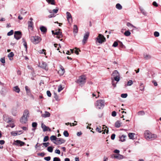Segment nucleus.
<instances>
[{"label":"nucleus","instance_id":"obj_24","mask_svg":"<svg viewBox=\"0 0 161 161\" xmlns=\"http://www.w3.org/2000/svg\"><path fill=\"white\" fill-rule=\"evenodd\" d=\"M73 32L75 33H77L78 32V28L76 25L74 26Z\"/></svg>","mask_w":161,"mask_h":161},{"label":"nucleus","instance_id":"obj_60","mask_svg":"<svg viewBox=\"0 0 161 161\" xmlns=\"http://www.w3.org/2000/svg\"><path fill=\"white\" fill-rule=\"evenodd\" d=\"M119 46L121 47H124V46L123 44L120 41H119Z\"/></svg>","mask_w":161,"mask_h":161},{"label":"nucleus","instance_id":"obj_33","mask_svg":"<svg viewBox=\"0 0 161 161\" xmlns=\"http://www.w3.org/2000/svg\"><path fill=\"white\" fill-rule=\"evenodd\" d=\"M22 40L23 41V42H24L23 45L24 46L25 48L26 49H27V44L26 42L25 41V39H23Z\"/></svg>","mask_w":161,"mask_h":161},{"label":"nucleus","instance_id":"obj_20","mask_svg":"<svg viewBox=\"0 0 161 161\" xmlns=\"http://www.w3.org/2000/svg\"><path fill=\"white\" fill-rule=\"evenodd\" d=\"M126 137V136L124 135H122L121 136H119L120 141L123 142L125 141V138Z\"/></svg>","mask_w":161,"mask_h":161},{"label":"nucleus","instance_id":"obj_56","mask_svg":"<svg viewBox=\"0 0 161 161\" xmlns=\"http://www.w3.org/2000/svg\"><path fill=\"white\" fill-rule=\"evenodd\" d=\"M0 61L2 63H5V59L4 57L2 58H1L0 59Z\"/></svg>","mask_w":161,"mask_h":161},{"label":"nucleus","instance_id":"obj_6","mask_svg":"<svg viewBox=\"0 0 161 161\" xmlns=\"http://www.w3.org/2000/svg\"><path fill=\"white\" fill-rule=\"evenodd\" d=\"M97 42L100 43H102L106 41V38L104 36L101 34H99L98 36L97 37Z\"/></svg>","mask_w":161,"mask_h":161},{"label":"nucleus","instance_id":"obj_27","mask_svg":"<svg viewBox=\"0 0 161 161\" xmlns=\"http://www.w3.org/2000/svg\"><path fill=\"white\" fill-rule=\"evenodd\" d=\"M135 135V133H130L128 134V136L130 139H133L134 137V135Z\"/></svg>","mask_w":161,"mask_h":161},{"label":"nucleus","instance_id":"obj_15","mask_svg":"<svg viewBox=\"0 0 161 161\" xmlns=\"http://www.w3.org/2000/svg\"><path fill=\"white\" fill-rule=\"evenodd\" d=\"M14 144L16 145H19L20 146H22L24 145L25 144V142H22L20 140H17L14 142Z\"/></svg>","mask_w":161,"mask_h":161},{"label":"nucleus","instance_id":"obj_50","mask_svg":"<svg viewBox=\"0 0 161 161\" xmlns=\"http://www.w3.org/2000/svg\"><path fill=\"white\" fill-rule=\"evenodd\" d=\"M47 94L48 96L51 97V94L49 91H47Z\"/></svg>","mask_w":161,"mask_h":161},{"label":"nucleus","instance_id":"obj_1","mask_svg":"<svg viewBox=\"0 0 161 161\" xmlns=\"http://www.w3.org/2000/svg\"><path fill=\"white\" fill-rule=\"evenodd\" d=\"M144 136L145 138L148 141H152L156 139L157 138V136L156 134H152L148 130L145 131Z\"/></svg>","mask_w":161,"mask_h":161},{"label":"nucleus","instance_id":"obj_5","mask_svg":"<svg viewBox=\"0 0 161 161\" xmlns=\"http://www.w3.org/2000/svg\"><path fill=\"white\" fill-rule=\"evenodd\" d=\"M31 40L32 42L34 44H37L39 43L41 41V38L38 36H31Z\"/></svg>","mask_w":161,"mask_h":161},{"label":"nucleus","instance_id":"obj_18","mask_svg":"<svg viewBox=\"0 0 161 161\" xmlns=\"http://www.w3.org/2000/svg\"><path fill=\"white\" fill-rule=\"evenodd\" d=\"M28 28L31 30L33 29V23L32 21H29L28 22Z\"/></svg>","mask_w":161,"mask_h":161},{"label":"nucleus","instance_id":"obj_21","mask_svg":"<svg viewBox=\"0 0 161 161\" xmlns=\"http://www.w3.org/2000/svg\"><path fill=\"white\" fill-rule=\"evenodd\" d=\"M13 90L16 92L19 93L20 92V89L18 86L14 87Z\"/></svg>","mask_w":161,"mask_h":161},{"label":"nucleus","instance_id":"obj_13","mask_svg":"<svg viewBox=\"0 0 161 161\" xmlns=\"http://www.w3.org/2000/svg\"><path fill=\"white\" fill-rule=\"evenodd\" d=\"M66 18L69 23H70L72 22V16L69 12H66Z\"/></svg>","mask_w":161,"mask_h":161},{"label":"nucleus","instance_id":"obj_58","mask_svg":"<svg viewBox=\"0 0 161 161\" xmlns=\"http://www.w3.org/2000/svg\"><path fill=\"white\" fill-rule=\"evenodd\" d=\"M56 15H55L54 14H51L49 15L48 17L49 18H51L53 17H54Z\"/></svg>","mask_w":161,"mask_h":161},{"label":"nucleus","instance_id":"obj_22","mask_svg":"<svg viewBox=\"0 0 161 161\" xmlns=\"http://www.w3.org/2000/svg\"><path fill=\"white\" fill-rule=\"evenodd\" d=\"M40 30L42 32H43L44 33H46L47 31V28L43 26H42L40 27Z\"/></svg>","mask_w":161,"mask_h":161},{"label":"nucleus","instance_id":"obj_9","mask_svg":"<svg viewBox=\"0 0 161 161\" xmlns=\"http://www.w3.org/2000/svg\"><path fill=\"white\" fill-rule=\"evenodd\" d=\"M65 140L62 138H57L56 141L53 142L56 145H60L64 143L65 142Z\"/></svg>","mask_w":161,"mask_h":161},{"label":"nucleus","instance_id":"obj_59","mask_svg":"<svg viewBox=\"0 0 161 161\" xmlns=\"http://www.w3.org/2000/svg\"><path fill=\"white\" fill-rule=\"evenodd\" d=\"M115 136V135L114 134H113L111 136V139L112 140H114Z\"/></svg>","mask_w":161,"mask_h":161},{"label":"nucleus","instance_id":"obj_7","mask_svg":"<svg viewBox=\"0 0 161 161\" xmlns=\"http://www.w3.org/2000/svg\"><path fill=\"white\" fill-rule=\"evenodd\" d=\"M61 31V30L60 29L58 31L56 30L55 32H54V31H52V34L53 35H56L57 36L56 37L58 39L61 38L63 37L62 32L61 31Z\"/></svg>","mask_w":161,"mask_h":161},{"label":"nucleus","instance_id":"obj_16","mask_svg":"<svg viewBox=\"0 0 161 161\" xmlns=\"http://www.w3.org/2000/svg\"><path fill=\"white\" fill-rule=\"evenodd\" d=\"M42 127L43 129V131H46L48 130L50 131V129L48 127L46 126L43 123H42Z\"/></svg>","mask_w":161,"mask_h":161},{"label":"nucleus","instance_id":"obj_40","mask_svg":"<svg viewBox=\"0 0 161 161\" xmlns=\"http://www.w3.org/2000/svg\"><path fill=\"white\" fill-rule=\"evenodd\" d=\"M127 96V93L122 94L121 95V97L124 98H126Z\"/></svg>","mask_w":161,"mask_h":161},{"label":"nucleus","instance_id":"obj_41","mask_svg":"<svg viewBox=\"0 0 161 161\" xmlns=\"http://www.w3.org/2000/svg\"><path fill=\"white\" fill-rule=\"evenodd\" d=\"M101 127H97L96 129V130L99 133H101L102 132V131L101 130Z\"/></svg>","mask_w":161,"mask_h":161},{"label":"nucleus","instance_id":"obj_3","mask_svg":"<svg viewBox=\"0 0 161 161\" xmlns=\"http://www.w3.org/2000/svg\"><path fill=\"white\" fill-rule=\"evenodd\" d=\"M105 101L103 100H99L97 101L95 103V106L97 108L99 109H102L105 105Z\"/></svg>","mask_w":161,"mask_h":161},{"label":"nucleus","instance_id":"obj_32","mask_svg":"<svg viewBox=\"0 0 161 161\" xmlns=\"http://www.w3.org/2000/svg\"><path fill=\"white\" fill-rule=\"evenodd\" d=\"M137 114L139 115H143L145 114V113L144 111H141L138 112Z\"/></svg>","mask_w":161,"mask_h":161},{"label":"nucleus","instance_id":"obj_52","mask_svg":"<svg viewBox=\"0 0 161 161\" xmlns=\"http://www.w3.org/2000/svg\"><path fill=\"white\" fill-rule=\"evenodd\" d=\"M45 154L44 153H39L38 154V155L42 157H43L44 156Z\"/></svg>","mask_w":161,"mask_h":161},{"label":"nucleus","instance_id":"obj_2","mask_svg":"<svg viewBox=\"0 0 161 161\" xmlns=\"http://www.w3.org/2000/svg\"><path fill=\"white\" fill-rule=\"evenodd\" d=\"M29 112L28 109L25 110L24 112L23 116L20 119V122L22 124H25L28 121V117H29Z\"/></svg>","mask_w":161,"mask_h":161},{"label":"nucleus","instance_id":"obj_57","mask_svg":"<svg viewBox=\"0 0 161 161\" xmlns=\"http://www.w3.org/2000/svg\"><path fill=\"white\" fill-rule=\"evenodd\" d=\"M37 123L36 122H33L32 123V126L33 127H36L37 126Z\"/></svg>","mask_w":161,"mask_h":161},{"label":"nucleus","instance_id":"obj_19","mask_svg":"<svg viewBox=\"0 0 161 161\" xmlns=\"http://www.w3.org/2000/svg\"><path fill=\"white\" fill-rule=\"evenodd\" d=\"M50 116V113L49 112L46 111L45 112V114H42V117L44 118L49 117Z\"/></svg>","mask_w":161,"mask_h":161},{"label":"nucleus","instance_id":"obj_14","mask_svg":"<svg viewBox=\"0 0 161 161\" xmlns=\"http://www.w3.org/2000/svg\"><path fill=\"white\" fill-rule=\"evenodd\" d=\"M65 72V70L64 68L63 67L60 66V69L58 70V73L60 75H63L64 73Z\"/></svg>","mask_w":161,"mask_h":161},{"label":"nucleus","instance_id":"obj_36","mask_svg":"<svg viewBox=\"0 0 161 161\" xmlns=\"http://www.w3.org/2000/svg\"><path fill=\"white\" fill-rule=\"evenodd\" d=\"M75 53L77 55L79 54V51L80 52V50L79 49H77L76 47L75 48Z\"/></svg>","mask_w":161,"mask_h":161},{"label":"nucleus","instance_id":"obj_54","mask_svg":"<svg viewBox=\"0 0 161 161\" xmlns=\"http://www.w3.org/2000/svg\"><path fill=\"white\" fill-rule=\"evenodd\" d=\"M44 159L46 161H49L50 160L51 157L50 156L45 157L44 158Z\"/></svg>","mask_w":161,"mask_h":161},{"label":"nucleus","instance_id":"obj_61","mask_svg":"<svg viewBox=\"0 0 161 161\" xmlns=\"http://www.w3.org/2000/svg\"><path fill=\"white\" fill-rule=\"evenodd\" d=\"M55 153H57L58 154H60V151L58 149H56L55 150Z\"/></svg>","mask_w":161,"mask_h":161},{"label":"nucleus","instance_id":"obj_12","mask_svg":"<svg viewBox=\"0 0 161 161\" xmlns=\"http://www.w3.org/2000/svg\"><path fill=\"white\" fill-rule=\"evenodd\" d=\"M39 67L45 69V70H47L48 69V67L47 66L46 63L44 62H42L41 63H39Z\"/></svg>","mask_w":161,"mask_h":161},{"label":"nucleus","instance_id":"obj_44","mask_svg":"<svg viewBox=\"0 0 161 161\" xmlns=\"http://www.w3.org/2000/svg\"><path fill=\"white\" fill-rule=\"evenodd\" d=\"M49 140V137L48 136H45L43 139V142H46Z\"/></svg>","mask_w":161,"mask_h":161},{"label":"nucleus","instance_id":"obj_4","mask_svg":"<svg viewBox=\"0 0 161 161\" xmlns=\"http://www.w3.org/2000/svg\"><path fill=\"white\" fill-rule=\"evenodd\" d=\"M86 76L84 75H82L79 76L76 82L80 85H83L86 82Z\"/></svg>","mask_w":161,"mask_h":161},{"label":"nucleus","instance_id":"obj_17","mask_svg":"<svg viewBox=\"0 0 161 161\" xmlns=\"http://www.w3.org/2000/svg\"><path fill=\"white\" fill-rule=\"evenodd\" d=\"M113 155L114 156L113 158H116L119 159H121L123 158V156L120 154L118 155L113 154Z\"/></svg>","mask_w":161,"mask_h":161},{"label":"nucleus","instance_id":"obj_8","mask_svg":"<svg viewBox=\"0 0 161 161\" xmlns=\"http://www.w3.org/2000/svg\"><path fill=\"white\" fill-rule=\"evenodd\" d=\"M113 76H114V78L115 80L117 82L119 81L120 77L118 72L117 70H115L112 74Z\"/></svg>","mask_w":161,"mask_h":161},{"label":"nucleus","instance_id":"obj_63","mask_svg":"<svg viewBox=\"0 0 161 161\" xmlns=\"http://www.w3.org/2000/svg\"><path fill=\"white\" fill-rule=\"evenodd\" d=\"M153 83L154 85L155 86H157L158 85V84L156 81L154 80L153 81Z\"/></svg>","mask_w":161,"mask_h":161},{"label":"nucleus","instance_id":"obj_53","mask_svg":"<svg viewBox=\"0 0 161 161\" xmlns=\"http://www.w3.org/2000/svg\"><path fill=\"white\" fill-rule=\"evenodd\" d=\"M42 144L43 145L46 147H47L49 145V142L43 143Z\"/></svg>","mask_w":161,"mask_h":161},{"label":"nucleus","instance_id":"obj_47","mask_svg":"<svg viewBox=\"0 0 161 161\" xmlns=\"http://www.w3.org/2000/svg\"><path fill=\"white\" fill-rule=\"evenodd\" d=\"M128 26V27H129L130 26H131L132 27H134V28H136V27L134 26L133 25H132L130 23H129V22H128L127 23V24H126Z\"/></svg>","mask_w":161,"mask_h":161},{"label":"nucleus","instance_id":"obj_38","mask_svg":"<svg viewBox=\"0 0 161 161\" xmlns=\"http://www.w3.org/2000/svg\"><path fill=\"white\" fill-rule=\"evenodd\" d=\"M14 33V31L13 30H11L8 33L7 35L10 36L12 35Z\"/></svg>","mask_w":161,"mask_h":161},{"label":"nucleus","instance_id":"obj_30","mask_svg":"<svg viewBox=\"0 0 161 161\" xmlns=\"http://www.w3.org/2000/svg\"><path fill=\"white\" fill-rule=\"evenodd\" d=\"M14 56V54L13 52H11L8 55V57L9 58V59L11 60V58L13 57Z\"/></svg>","mask_w":161,"mask_h":161},{"label":"nucleus","instance_id":"obj_10","mask_svg":"<svg viewBox=\"0 0 161 161\" xmlns=\"http://www.w3.org/2000/svg\"><path fill=\"white\" fill-rule=\"evenodd\" d=\"M22 35L20 31H16L14 33V37L16 40H18L21 37Z\"/></svg>","mask_w":161,"mask_h":161},{"label":"nucleus","instance_id":"obj_31","mask_svg":"<svg viewBox=\"0 0 161 161\" xmlns=\"http://www.w3.org/2000/svg\"><path fill=\"white\" fill-rule=\"evenodd\" d=\"M124 34L125 36H128L130 35L131 33L129 31H125Z\"/></svg>","mask_w":161,"mask_h":161},{"label":"nucleus","instance_id":"obj_39","mask_svg":"<svg viewBox=\"0 0 161 161\" xmlns=\"http://www.w3.org/2000/svg\"><path fill=\"white\" fill-rule=\"evenodd\" d=\"M63 88L62 87L61 85H59L58 89V92H60L61 91L63 90Z\"/></svg>","mask_w":161,"mask_h":161},{"label":"nucleus","instance_id":"obj_46","mask_svg":"<svg viewBox=\"0 0 161 161\" xmlns=\"http://www.w3.org/2000/svg\"><path fill=\"white\" fill-rule=\"evenodd\" d=\"M11 134L14 136H15L18 135V133L17 132H16L14 131H12L11 133Z\"/></svg>","mask_w":161,"mask_h":161},{"label":"nucleus","instance_id":"obj_37","mask_svg":"<svg viewBox=\"0 0 161 161\" xmlns=\"http://www.w3.org/2000/svg\"><path fill=\"white\" fill-rule=\"evenodd\" d=\"M47 150L50 152H52L53 151V147H47Z\"/></svg>","mask_w":161,"mask_h":161},{"label":"nucleus","instance_id":"obj_42","mask_svg":"<svg viewBox=\"0 0 161 161\" xmlns=\"http://www.w3.org/2000/svg\"><path fill=\"white\" fill-rule=\"evenodd\" d=\"M53 161H61V160L58 157H54L53 158Z\"/></svg>","mask_w":161,"mask_h":161},{"label":"nucleus","instance_id":"obj_26","mask_svg":"<svg viewBox=\"0 0 161 161\" xmlns=\"http://www.w3.org/2000/svg\"><path fill=\"white\" fill-rule=\"evenodd\" d=\"M49 3L52 5H55V2L54 0H46Z\"/></svg>","mask_w":161,"mask_h":161},{"label":"nucleus","instance_id":"obj_55","mask_svg":"<svg viewBox=\"0 0 161 161\" xmlns=\"http://www.w3.org/2000/svg\"><path fill=\"white\" fill-rule=\"evenodd\" d=\"M112 115L113 117H115L116 115V112L115 111H113L112 113Z\"/></svg>","mask_w":161,"mask_h":161},{"label":"nucleus","instance_id":"obj_45","mask_svg":"<svg viewBox=\"0 0 161 161\" xmlns=\"http://www.w3.org/2000/svg\"><path fill=\"white\" fill-rule=\"evenodd\" d=\"M118 42L115 41L114 43L112 45V46L115 47H117L118 46Z\"/></svg>","mask_w":161,"mask_h":161},{"label":"nucleus","instance_id":"obj_25","mask_svg":"<svg viewBox=\"0 0 161 161\" xmlns=\"http://www.w3.org/2000/svg\"><path fill=\"white\" fill-rule=\"evenodd\" d=\"M144 58L145 59H148L151 58V56L149 55H147V54H144Z\"/></svg>","mask_w":161,"mask_h":161},{"label":"nucleus","instance_id":"obj_29","mask_svg":"<svg viewBox=\"0 0 161 161\" xmlns=\"http://www.w3.org/2000/svg\"><path fill=\"white\" fill-rule=\"evenodd\" d=\"M116 8L120 10L122 9V6L119 3H117L116 5Z\"/></svg>","mask_w":161,"mask_h":161},{"label":"nucleus","instance_id":"obj_62","mask_svg":"<svg viewBox=\"0 0 161 161\" xmlns=\"http://www.w3.org/2000/svg\"><path fill=\"white\" fill-rule=\"evenodd\" d=\"M153 5L155 7H157L158 6V4L155 1H154L153 2Z\"/></svg>","mask_w":161,"mask_h":161},{"label":"nucleus","instance_id":"obj_49","mask_svg":"<svg viewBox=\"0 0 161 161\" xmlns=\"http://www.w3.org/2000/svg\"><path fill=\"white\" fill-rule=\"evenodd\" d=\"M140 90L142 91L144 89V86L142 83H141L140 85Z\"/></svg>","mask_w":161,"mask_h":161},{"label":"nucleus","instance_id":"obj_23","mask_svg":"<svg viewBox=\"0 0 161 161\" xmlns=\"http://www.w3.org/2000/svg\"><path fill=\"white\" fill-rule=\"evenodd\" d=\"M121 123L119 121H117L115 124V126L116 127L119 128L121 126Z\"/></svg>","mask_w":161,"mask_h":161},{"label":"nucleus","instance_id":"obj_34","mask_svg":"<svg viewBox=\"0 0 161 161\" xmlns=\"http://www.w3.org/2000/svg\"><path fill=\"white\" fill-rule=\"evenodd\" d=\"M54 97L55 98V100L57 101H58L59 100V99L58 98V95L56 93L54 92Z\"/></svg>","mask_w":161,"mask_h":161},{"label":"nucleus","instance_id":"obj_28","mask_svg":"<svg viewBox=\"0 0 161 161\" xmlns=\"http://www.w3.org/2000/svg\"><path fill=\"white\" fill-rule=\"evenodd\" d=\"M57 137L55 136H52L50 137V139L51 140V141H56V140L57 139Z\"/></svg>","mask_w":161,"mask_h":161},{"label":"nucleus","instance_id":"obj_51","mask_svg":"<svg viewBox=\"0 0 161 161\" xmlns=\"http://www.w3.org/2000/svg\"><path fill=\"white\" fill-rule=\"evenodd\" d=\"M58 10V8H56V9H54L53 10V13H57Z\"/></svg>","mask_w":161,"mask_h":161},{"label":"nucleus","instance_id":"obj_11","mask_svg":"<svg viewBox=\"0 0 161 161\" xmlns=\"http://www.w3.org/2000/svg\"><path fill=\"white\" fill-rule=\"evenodd\" d=\"M89 34L90 33L88 32H86L82 40V43L83 45L85 44L86 43L89 36Z\"/></svg>","mask_w":161,"mask_h":161},{"label":"nucleus","instance_id":"obj_64","mask_svg":"<svg viewBox=\"0 0 161 161\" xmlns=\"http://www.w3.org/2000/svg\"><path fill=\"white\" fill-rule=\"evenodd\" d=\"M5 143V141L3 140H0V144H3Z\"/></svg>","mask_w":161,"mask_h":161},{"label":"nucleus","instance_id":"obj_43","mask_svg":"<svg viewBox=\"0 0 161 161\" xmlns=\"http://www.w3.org/2000/svg\"><path fill=\"white\" fill-rule=\"evenodd\" d=\"M154 35L155 37H158L159 36V34L158 32L155 31L154 33Z\"/></svg>","mask_w":161,"mask_h":161},{"label":"nucleus","instance_id":"obj_48","mask_svg":"<svg viewBox=\"0 0 161 161\" xmlns=\"http://www.w3.org/2000/svg\"><path fill=\"white\" fill-rule=\"evenodd\" d=\"M133 84V81L131 80H129L127 82V85L130 86Z\"/></svg>","mask_w":161,"mask_h":161},{"label":"nucleus","instance_id":"obj_35","mask_svg":"<svg viewBox=\"0 0 161 161\" xmlns=\"http://www.w3.org/2000/svg\"><path fill=\"white\" fill-rule=\"evenodd\" d=\"M63 134L64 136L65 137H68L69 136V134L67 130H65L64 133Z\"/></svg>","mask_w":161,"mask_h":161}]
</instances>
